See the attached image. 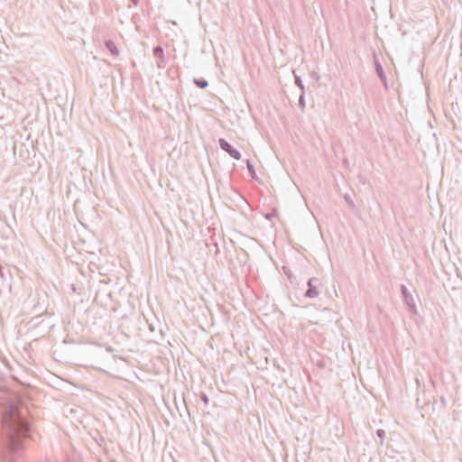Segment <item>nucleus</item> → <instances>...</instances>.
Wrapping results in <instances>:
<instances>
[{
  "mask_svg": "<svg viewBox=\"0 0 462 462\" xmlns=\"http://www.w3.org/2000/svg\"><path fill=\"white\" fill-rule=\"evenodd\" d=\"M30 434L29 420L11 405L1 417L0 457L3 462H15L21 457L23 440Z\"/></svg>",
  "mask_w": 462,
  "mask_h": 462,
  "instance_id": "nucleus-1",
  "label": "nucleus"
},
{
  "mask_svg": "<svg viewBox=\"0 0 462 462\" xmlns=\"http://www.w3.org/2000/svg\"><path fill=\"white\" fill-rule=\"evenodd\" d=\"M320 285H321V282L319 281V278H316V277L310 278L307 282L308 289L305 291L304 296L306 298H310V299H315V298L319 297V288Z\"/></svg>",
  "mask_w": 462,
  "mask_h": 462,
  "instance_id": "nucleus-2",
  "label": "nucleus"
},
{
  "mask_svg": "<svg viewBox=\"0 0 462 462\" xmlns=\"http://www.w3.org/2000/svg\"><path fill=\"white\" fill-rule=\"evenodd\" d=\"M218 144L221 150L226 152L233 159L237 161L241 159V152L237 149H236L230 143H228L226 139L219 138Z\"/></svg>",
  "mask_w": 462,
  "mask_h": 462,
  "instance_id": "nucleus-3",
  "label": "nucleus"
},
{
  "mask_svg": "<svg viewBox=\"0 0 462 462\" xmlns=\"http://www.w3.org/2000/svg\"><path fill=\"white\" fill-rule=\"evenodd\" d=\"M401 293H402V300L405 303V305L407 306L410 312L416 313L417 311H416V305H415L414 299H413L411 291L405 285H401Z\"/></svg>",
  "mask_w": 462,
  "mask_h": 462,
  "instance_id": "nucleus-4",
  "label": "nucleus"
},
{
  "mask_svg": "<svg viewBox=\"0 0 462 462\" xmlns=\"http://www.w3.org/2000/svg\"><path fill=\"white\" fill-rule=\"evenodd\" d=\"M374 65L376 75L378 76L379 79L383 83L384 88L388 89L386 75H385L383 68L382 64L380 63L376 55L374 56Z\"/></svg>",
  "mask_w": 462,
  "mask_h": 462,
  "instance_id": "nucleus-5",
  "label": "nucleus"
},
{
  "mask_svg": "<svg viewBox=\"0 0 462 462\" xmlns=\"http://www.w3.org/2000/svg\"><path fill=\"white\" fill-rule=\"evenodd\" d=\"M152 54L157 60V66L163 68L165 64L164 50L161 45H157L152 49Z\"/></svg>",
  "mask_w": 462,
  "mask_h": 462,
  "instance_id": "nucleus-6",
  "label": "nucleus"
},
{
  "mask_svg": "<svg viewBox=\"0 0 462 462\" xmlns=\"http://www.w3.org/2000/svg\"><path fill=\"white\" fill-rule=\"evenodd\" d=\"M105 46L107 49V51L113 55L117 56L119 53V51L117 47L116 46L115 42L112 40H107L105 42Z\"/></svg>",
  "mask_w": 462,
  "mask_h": 462,
  "instance_id": "nucleus-7",
  "label": "nucleus"
},
{
  "mask_svg": "<svg viewBox=\"0 0 462 462\" xmlns=\"http://www.w3.org/2000/svg\"><path fill=\"white\" fill-rule=\"evenodd\" d=\"M293 78H294V83L300 89V92L306 93L305 86L302 82L301 77L297 75L296 71L293 70Z\"/></svg>",
  "mask_w": 462,
  "mask_h": 462,
  "instance_id": "nucleus-8",
  "label": "nucleus"
},
{
  "mask_svg": "<svg viewBox=\"0 0 462 462\" xmlns=\"http://www.w3.org/2000/svg\"><path fill=\"white\" fill-rule=\"evenodd\" d=\"M193 82L199 88H206L208 86V81L204 78H194Z\"/></svg>",
  "mask_w": 462,
  "mask_h": 462,
  "instance_id": "nucleus-9",
  "label": "nucleus"
},
{
  "mask_svg": "<svg viewBox=\"0 0 462 462\" xmlns=\"http://www.w3.org/2000/svg\"><path fill=\"white\" fill-rule=\"evenodd\" d=\"M284 274L287 276L288 280L291 284H294L296 282V277L292 273V272L286 266L283 267Z\"/></svg>",
  "mask_w": 462,
  "mask_h": 462,
  "instance_id": "nucleus-10",
  "label": "nucleus"
},
{
  "mask_svg": "<svg viewBox=\"0 0 462 462\" xmlns=\"http://www.w3.org/2000/svg\"><path fill=\"white\" fill-rule=\"evenodd\" d=\"M246 168L248 170V172H249L250 176L253 179H257L254 166L253 165V163L249 160L246 161Z\"/></svg>",
  "mask_w": 462,
  "mask_h": 462,
  "instance_id": "nucleus-11",
  "label": "nucleus"
},
{
  "mask_svg": "<svg viewBox=\"0 0 462 462\" xmlns=\"http://www.w3.org/2000/svg\"><path fill=\"white\" fill-rule=\"evenodd\" d=\"M299 106L302 112H304L306 107V101H305V93L300 92V95L299 97Z\"/></svg>",
  "mask_w": 462,
  "mask_h": 462,
  "instance_id": "nucleus-12",
  "label": "nucleus"
},
{
  "mask_svg": "<svg viewBox=\"0 0 462 462\" xmlns=\"http://www.w3.org/2000/svg\"><path fill=\"white\" fill-rule=\"evenodd\" d=\"M32 310H34L35 314L39 316H41L46 310L44 308L40 306L39 301H37V303L34 304Z\"/></svg>",
  "mask_w": 462,
  "mask_h": 462,
  "instance_id": "nucleus-13",
  "label": "nucleus"
},
{
  "mask_svg": "<svg viewBox=\"0 0 462 462\" xmlns=\"http://www.w3.org/2000/svg\"><path fill=\"white\" fill-rule=\"evenodd\" d=\"M344 199L346 200V202L347 203V205L349 206V208L351 209H355L356 208V205L351 198V196L349 194H345L344 195Z\"/></svg>",
  "mask_w": 462,
  "mask_h": 462,
  "instance_id": "nucleus-14",
  "label": "nucleus"
},
{
  "mask_svg": "<svg viewBox=\"0 0 462 462\" xmlns=\"http://www.w3.org/2000/svg\"><path fill=\"white\" fill-rule=\"evenodd\" d=\"M376 436L380 439V444L382 445L384 438H385V431L383 429H378L375 432Z\"/></svg>",
  "mask_w": 462,
  "mask_h": 462,
  "instance_id": "nucleus-15",
  "label": "nucleus"
},
{
  "mask_svg": "<svg viewBox=\"0 0 462 462\" xmlns=\"http://www.w3.org/2000/svg\"><path fill=\"white\" fill-rule=\"evenodd\" d=\"M264 217L266 219L272 220L273 218L278 217V213H277L276 209H273L271 212L265 214Z\"/></svg>",
  "mask_w": 462,
  "mask_h": 462,
  "instance_id": "nucleus-16",
  "label": "nucleus"
},
{
  "mask_svg": "<svg viewBox=\"0 0 462 462\" xmlns=\"http://www.w3.org/2000/svg\"><path fill=\"white\" fill-rule=\"evenodd\" d=\"M200 400L204 402L205 405H208L209 402V398L205 393H200Z\"/></svg>",
  "mask_w": 462,
  "mask_h": 462,
  "instance_id": "nucleus-17",
  "label": "nucleus"
},
{
  "mask_svg": "<svg viewBox=\"0 0 462 462\" xmlns=\"http://www.w3.org/2000/svg\"><path fill=\"white\" fill-rule=\"evenodd\" d=\"M427 95H428V97H429V100L427 102L428 108H429V111L433 114V110L431 109V106H430V88H429V87H427Z\"/></svg>",
  "mask_w": 462,
  "mask_h": 462,
  "instance_id": "nucleus-18",
  "label": "nucleus"
},
{
  "mask_svg": "<svg viewBox=\"0 0 462 462\" xmlns=\"http://www.w3.org/2000/svg\"><path fill=\"white\" fill-rule=\"evenodd\" d=\"M0 278L4 282L5 280V273L4 271V266L0 264Z\"/></svg>",
  "mask_w": 462,
  "mask_h": 462,
  "instance_id": "nucleus-19",
  "label": "nucleus"
},
{
  "mask_svg": "<svg viewBox=\"0 0 462 462\" xmlns=\"http://www.w3.org/2000/svg\"><path fill=\"white\" fill-rule=\"evenodd\" d=\"M149 329H150L152 332H154V331H155V327H154L152 324H149Z\"/></svg>",
  "mask_w": 462,
  "mask_h": 462,
  "instance_id": "nucleus-20",
  "label": "nucleus"
},
{
  "mask_svg": "<svg viewBox=\"0 0 462 462\" xmlns=\"http://www.w3.org/2000/svg\"><path fill=\"white\" fill-rule=\"evenodd\" d=\"M131 3L134 5H137L139 4V0H130Z\"/></svg>",
  "mask_w": 462,
  "mask_h": 462,
  "instance_id": "nucleus-21",
  "label": "nucleus"
},
{
  "mask_svg": "<svg viewBox=\"0 0 462 462\" xmlns=\"http://www.w3.org/2000/svg\"><path fill=\"white\" fill-rule=\"evenodd\" d=\"M430 403H426L424 409L425 410H430Z\"/></svg>",
  "mask_w": 462,
  "mask_h": 462,
  "instance_id": "nucleus-22",
  "label": "nucleus"
},
{
  "mask_svg": "<svg viewBox=\"0 0 462 462\" xmlns=\"http://www.w3.org/2000/svg\"><path fill=\"white\" fill-rule=\"evenodd\" d=\"M430 381L433 383V379L430 376Z\"/></svg>",
  "mask_w": 462,
  "mask_h": 462,
  "instance_id": "nucleus-23",
  "label": "nucleus"
},
{
  "mask_svg": "<svg viewBox=\"0 0 462 462\" xmlns=\"http://www.w3.org/2000/svg\"><path fill=\"white\" fill-rule=\"evenodd\" d=\"M429 125H430V126L431 128L433 127V125H432V124H431L430 122H429Z\"/></svg>",
  "mask_w": 462,
  "mask_h": 462,
  "instance_id": "nucleus-24",
  "label": "nucleus"
}]
</instances>
